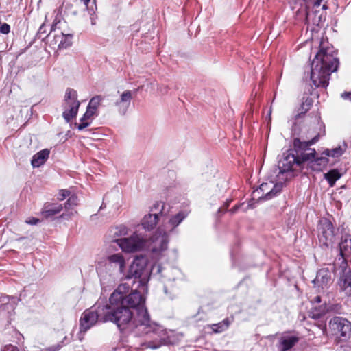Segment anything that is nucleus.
Returning <instances> with one entry per match:
<instances>
[{
    "instance_id": "nucleus-1",
    "label": "nucleus",
    "mask_w": 351,
    "mask_h": 351,
    "mask_svg": "<svg viewBox=\"0 0 351 351\" xmlns=\"http://www.w3.org/2000/svg\"><path fill=\"white\" fill-rule=\"evenodd\" d=\"M145 298L137 290H131L127 283L120 284L104 304L106 319L117 325L122 332H134L138 335L155 333L160 336L162 327L152 321L145 306Z\"/></svg>"
},
{
    "instance_id": "nucleus-2",
    "label": "nucleus",
    "mask_w": 351,
    "mask_h": 351,
    "mask_svg": "<svg viewBox=\"0 0 351 351\" xmlns=\"http://www.w3.org/2000/svg\"><path fill=\"white\" fill-rule=\"evenodd\" d=\"M319 136V134H317L311 139H306L303 136L293 139V149L283 153L282 158L278 162L279 173L277 177L280 182L287 180V175L291 172L303 168L306 160L309 159V154H304V151H306L308 146L315 144Z\"/></svg>"
},
{
    "instance_id": "nucleus-3",
    "label": "nucleus",
    "mask_w": 351,
    "mask_h": 351,
    "mask_svg": "<svg viewBox=\"0 0 351 351\" xmlns=\"http://www.w3.org/2000/svg\"><path fill=\"white\" fill-rule=\"evenodd\" d=\"M338 66L339 59L333 47H322L311 62L310 72L305 73V78L309 77L316 88H326L331 73L336 71Z\"/></svg>"
},
{
    "instance_id": "nucleus-4",
    "label": "nucleus",
    "mask_w": 351,
    "mask_h": 351,
    "mask_svg": "<svg viewBox=\"0 0 351 351\" xmlns=\"http://www.w3.org/2000/svg\"><path fill=\"white\" fill-rule=\"evenodd\" d=\"M162 271L160 265H154L152 267L148 264L147 259L144 256H137L132 261L128 272H125L123 279L134 278L138 280L139 287L144 289L148 282L151 274L155 275Z\"/></svg>"
},
{
    "instance_id": "nucleus-5",
    "label": "nucleus",
    "mask_w": 351,
    "mask_h": 351,
    "mask_svg": "<svg viewBox=\"0 0 351 351\" xmlns=\"http://www.w3.org/2000/svg\"><path fill=\"white\" fill-rule=\"evenodd\" d=\"M99 275H102L104 271L108 272L111 275H119L121 279L124 278L125 272V260L121 253H116L105 258L98 262L96 267Z\"/></svg>"
},
{
    "instance_id": "nucleus-6",
    "label": "nucleus",
    "mask_w": 351,
    "mask_h": 351,
    "mask_svg": "<svg viewBox=\"0 0 351 351\" xmlns=\"http://www.w3.org/2000/svg\"><path fill=\"white\" fill-rule=\"evenodd\" d=\"M105 311H106V308L99 300L92 307L84 311L80 319V333H86L97 322H104L106 319Z\"/></svg>"
},
{
    "instance_id": "nucleus-7",
    "label": "nucleus",
    "mask_w": 351,
    "mask_h": 351,
    "mask_svg": "<svg viewBox=\"0 0 351 351\" xmlns=\"http://www.w3.org/2000/svg\"><path fill=\"white\" fill-rule=\"evenodd\" d=\"M150 212L151 213L145 215L141 221L143 228L147 230H153L159 220L168 215L169 209H167L164 202L158 201L150 208Z\"/></svg>"
},
{
    "instance_id": "nucleus-8",
    "label": "nucleus",
    "mask_w": 351,
    "mask_h": 351,
    "mask_svg": "<svg viewBox=\"0 0 351 351\" xmlns=\"http://www.w3.org/2000/svg\"><path fill=\"white\" fill-rule=\"evenodd\" d=\"M114 241L123 252L128 253L141 251L145 248L147 244V237L137 232L129 237L116 239Z\"/></svg>"
},
{
    "instance_id": "nucleus-9",
    "label": "nucleus",
    "mask_w": 351,
    "mask_h": 351,
    "mask_svg": "<svg viewBox=\"0 0 351 351\" xmlns=\"http://www.w3.org/2000/svg\"><path fill=\"white\" fill-rule=\"evenodd\" d=\"M80 106V102L77 99V92L68 88L65 93L62 112V117L66 123L71 122L73 119L76 117Z\"/></svg>"
},
{
    "instance_id": "nucleus-10",
    "label": "nucleus",
    "mask_w": 351,
    "mask_h": 351,
    "mask_svg": "<svg viewBox=\"0 0 351 351\" xmlns=\"http://www.w3.org/2000/svg\"><path fill=\"white\" fill-rule=\"evenodd\" d=\"M169 236L170 234L168 232L164 230H160V226H159L149 239L147 238L145 247L154 254L158 255L167 249Z\"/></svg>"
},
{
    "instance_id": "nucleus-11",
    "label": "nucleus",
    "mask_w": 351,
    "mask_h": 351,
    "mask_svg": "<svg viewBox=\"0 0 351 351\" xmlns=\"http://www.w3.org/2000/svg\"><path fill=\"white\" fill-rule=\"evenodd\" d=\"M318 239L321 245L329 247L335 243L337 237L332 222L327 218H322L317 226Z\"/></svg>"
},
{
    "instance_id": "nucleus-12",
    "label": "nucleus",
    "mask_w": 351,
    "mask_h": 351,
    "mask_svg": "<svg viewBox=\"0 0 351 351\" xmlns=\"http://www.w3.org/2000/svg\"><path fill=\"white\" fill-rule=\"evenodd\" d=\"M304 154H309V159L306 160V163L314 171H322L329 162L326 155L322 154L320 156H317L315 149L310 148V146H308L306 151H304Z\"/></svg>"
},
{
    "instance_id": "nucleus-13",
    "label": "nucleus",
    "mask_w": 351,
    "mask_h": 351,
    "mask_svg": "<svg viewBox=\"0 0 351 351\" xmlns=\"http://www.w3.org/2000/svg\"><path fill=\"white\" fill-rule=\"evenodd\" d=\"M329 326L336 335H339L344 339L348 338L350 335L351 322L345 318L335 317L330 321Z\"/></svg>"
},
{
    "instance_id": "nucleus-14",
    "label": "nucleus",
    "mask_w": 351,
    "mask_h": 351,
    "mask_svg": "<svg viewBox=\"0 0 351 351\" xmlns=\"http://www.w3.org/2000/svg\"><path fill=\"white\" fill-rule=\"evenodd\" d=\"M17 301L18 299L14 297L4 295L0 298V316L5 318L8 324L10 323Z\"/></svg>"
},
{
    "instance_id": "nucleus-15",
    "label": "nucleus",
    "mask_w": 351,
    "mask_h": 351,
    "mask_svg": "<svg viewBox=\"0 0 351 351\" xmlns=\"http://www.w3.org/2000/svg\"><path fill=\"white\" fill-rule=\"evenodd\" d=\"M189 212L186 210H181L177 214L171 216L167 222H163L160 226V230H164L170 235L171 234L178 233V226L186 218Z\"/></svg>"
},
{
    "instance_id": "nucleus-16",
    "label": "nucleus",
    "mask_w": 351,
    "mask_h": 351,
    "mask_svg": "<svg viewBox=\"0 0 351 351\" xmlns=\"http://www.w3.org/2000/svg\"><path fill=\"white\" fill-rule=\"evenodd\" d=\"M132 99V92L130 90H125L121 94L119 99L114 102V106L117 107V111L120 114H125L130 106Z\"/></svg>"
},
{
    "instance_id": "nucleus-17",
    "label": "nucleus",
    "mask_w": 351,
    "mask_h": 351,
    "mask_svg": "<svg viewBox=\"0 0 351 351\" xmlns=\"http://www.w3.org/2000/svg\"><path fill=\"white\" fill-rule=\"evenodd\" d=\"M63 209L62 204L58 203H46L40 212L42 216L46 219H52L54 217L59 214Z\"/></svg>"
},
{
    "instance_id": "nucleus-18",
    "label": "nucleus",
    "mask_w": 351,
    "mask_h": 351,
    "mask_svg": "<svg viewBox=\"0 0 351 351\" xmlns=\"http://www.w3.org/2000/svg\"><path fill=\"white\" fill-rule=\"evenodd\" d=\"M331 281V273L328 268L320 269L317 273L316 278L313 280L315 286L324 289Z\"/></svg>"
},
{
    "instance_id": "nucleus-19",
    "label": "nucleus",
    "mask_w": 351,
    "mask_h": 351,
    "mask_svg": "<svg viewBox=\"0 0 351 351\" xmlns=\"http://www.w3.org/2000/svg\"><path fill=\"white\" fill-rule=\"evenodd\" d=\"M324 0H313V10H307L306 12V18L308 21H312L314 25H319L322 20V15L319 14V11L317 9L319 8Z\"/></svg>"
},
{
    "instance_id": "nucleus-20",
    "label": "nucleus",
    "mask_w": 351,
    "mask_h": 351,
    "mask_svg": "<svg viewBox=\"0 0 351 351\" xmlns=\"http://www.w3.org/2000/svg\"><path fill=\"white\" fill-rule=\"evenodd\" d=\"M98 112L90 109L89 108H86V111L80 119V123H75L77 129L79 130H82L86 127L89 126L91 123L92 120L93 119L94 116H97Z\"/></svg>"
},
{
    "instance_id": "nucleus-21",
    "label": "nucleus",
    "mask_w": 351,
    "mask_h": 351,
    "mask_svg": "<svg viewBox=\"0 0 351 351\" xmlns=\"http://www.w3.org/2000/svg\"><path fill=\"white\" fill-rule=\"evenodd\" d=\"M49 149H44L34 154L31 161L33 167H39L43 165L49 158Z\"/></svg>"
},
{
    "instance_id": "nucleus-22",
    "label": "nucleus",
    "mask_w": 351,
    "mask_h": 351,
    "mask_svg": "<svg viewBox=\"0 0 351 351\" xmlns=\"http://www.w3.org/2000/svg\"><path fill=\"white\" fill-rule=\"evenodd\" d=\"M276 186L277 185H273L272 183H263L260 185L258 190L263 193L266 192L264 199H269L276 196L279 192V191L276 189Z\"/></svg>"
},
{
    "instance_id": "nucleus-23",
    "label": "nucleus",
    "mask_w": 351,
    "mask_h": 351,
    "mask_svg": "<svg viewBox=\"0 0 351 351\" xmlns=\"http://www.w3.org/2000/svg\"><path fill=\"white\" fill-rule=\"evenodd\" d=\"M298 338L295 336H283L280 340V351H287L293 348L298 341Z\"/></svg>"
},
{
    "instance_id": "nucleus-24",
    "label": "nucleus",
    "mask_w": 351,
    "mask_h": 351,
    "mask_svg": "<svg viewBox=\"0 0 351 351\" xmlns=\"http://www.w3.org/2000/svg\"><path fill=\"white\" fill-rule=\"evenodd\" d=\"M340 255L344 258L351 255V238H342L339 244Z\"/></svg>"
},
{
    "instance_id": "nucleus-25",
    "label": "nucleus",
    "mask_w": 351,
    "mask_h": 351,
    "mask_svg": "<svg viewBox=\"0 0 351 351\" xmlns=\"http://www.w3.org/2000/svg\"><path fill=\"white\" fill-rule=\"evenodd\" d=\"M346 147V145L343 144V146L339 145L335 148L326 149L322 152V155H326L327 157L338 158L345 152Z\"/></svg>"
},
{
    "instance_id": "nucleus-26",
    "label": "nucleus",
    "mask_w": 351,
    "mask_h": 351,
    "mask_svg": "<svg viewBox=\"0 0 351 351\" xmlns=\"http://www.w3.org/2000/svg\"><path fill=\"white\" fill-rule=\"evenodd\" d=\"M341 173L337 169L330 170L328 173L324 174V178L328 182L330 186H335L336 182L341 177Z\"/></svg>"
},
{
    "instance_id": "nucleus-27",
    "label": "nucleus",
    "mask_w": 351,
    "mask_h": 351,
    "mask_svg": "<svg viewBox=\"0 0 351 351\" xmlns=\"http://www.w3.org/2000/svg\"><path fill=\"white\" fill-rule=\"evenodd\" d=\"M340 286L348 295H351V271L346 272L341 278Z\"/></svg>"
},
{
    "instance_id": "nucleus-28",
    "label": "nucleus",
    "mask_w": 351,
    "mask_h": 351,
    "mask_svg": "<svg viewBox=\"0 0 351 351\" xmlns=\"http://www.w3.org/2000/svg\"><path fill=\"white\" fill-rule=\"evenodd\" d=\"M73 36V34H64L63 32H60L58 38H62V40L58 44V49H66L71 47L72 45Z\"/></svg>"
},
{
    "instance_id": "nucleus-29",
    "label": "nucleus",
    "mask_w": 351,
    "mask_h": 351,
    "mask_svg": "<svg viewBox=\"0 0 351 351\" xmlns=\"http://www.w3.org/2000/svg\"><path fill=\"white\" fill-rule=\"evenodd\" d=\"M230 323L231 321L229 318H226L219 323L213 324L211 328L214 332L219 333L226 330L229 327Z\"/></svg>"
},
{
    "instance_id": "nucleus-30",
    "label": "nucleus",
    "mask_w": 351,
    "mask_h": 351,
    "mask_svg": "<svg viewBox=\"0 0 351 351\" xmlns=\"http://www.w3.org/2000/svg\"><path fill=\"white\" fill-rule=\"evenodd\" d=\"M110 232L113 234L112 241L114 242V240L117 239V237L127 234L128 228L124 226H120L119 227L112 228Z\"/></svg>"
},
{
    "instance_id": "nucleus-31",
    "label": "nucleus",
    "mask_w": 351,
    "mask_h": 351,
    "mask_svg": "<svg viewBox=\"0 0 351 351\" xmlns=\"http://www.w3.org/2000/svg\"><path fill=\"white\" fill-rule=\"evenodd\" d=\"M102 100L103 97L101 95L95 96L90 100L87 107L98 112V107Z\"/></svg>"
},
{
    "instance_id": "nucleus-32",
    "label": "nucleus",
    "mask_w": 351,
    "mask_h": 351,
    "mask_svg": "<svg viewBox=\"0 0 351 351\" xmlns=\"http://www.w3.org/2000/svg\"><path fill=\"white\" fill-rule=\"evenodd\" d=\"M78 204V197L76 195L73 194L69 196V199L64 204V207L66 209L73 208Z\"/></svg>"
},
{
    "instance_id": "nucleus-33",
    "label": "nucleus",
    "mask_w": 351,
    "mask_h": 351,
    "mask_svg": "<svg viewBox=\"0 0 351 351\" xmlns=\"http://www.w3.org/2000/svg\"><path fill=\"white\" fill-rule=\"evenodd\" d=\"M328 311V309H326V307H320L319 309L315 308L313 311L309 313V316L314 319H317L323 316Z\"/></svg>"
},
{
    "instance_id": "nucleus-34",
    "label": "nucleus",
    "mask_w": 351,
    "mask_h": 351,
    "mask_svg": "<svg viewBox=\"0 0 351 351\" xmlns=\"http://www.w3.org/2000/svg\"><path fill=\"white\" fill-rule=\"evenodd\" d=\"M10 32V26L6 23L0 21V33L3 34H8Z\"/></svg>"
},
{
    "instance_id": "nucleus-35",
    "label": "nucleus",
    "mask_w": 351,
    "mask_h": 351,
    "mask_svg": "<svg viewBox=\"0 0 351 351\" xmlns=\"http://www.w3.org/2000/svg\"><path fill=\"white\" fill-rule=\"evenodd\" d=\"M70 191L66 189H62L59 191L58 195V199L60 201H62L64 199H66L67 197L70 195Z\"/></svg>"
},
{
    "instance_id": "nucleus-36",
    "label": "nucleus",
    "mask_w": 351,
    "mask_h": 351,
    "mask_svg": "<svg viewBox=\"0 0 351 351\" xmlns=\"http://www.w3.org/2000/svg\"><path fill=\"white\" fill-rule=\"evenodd\" d=\"M289 4L293 10L297 8L298 6H302L303 2L308 1V0H288Z\"/></svg>"
},
{
    "instance_id": "nucleus-37",
    "label": "nucleus",
    "mask_w": 351,
    "mask_h": 351,
    "mask_svg": "<svg viewBox=\"0 0 351 351\" xmlns=\"http://www.w3.org/2000/svg\"><path fill=\"white\" fill-rule=\"evenodd\" d=\"M64 341L57 343L56 345L43 349L41 351H58L63 346Z\"/></svg>"
},
{
    "instance_id": "nucleus-38",
    "label": "nucleus",
    "mask_w": 351,
    "mask_h": 351,
    "mask_svg": "<svg viewBox=\"0 0 351 351\" xmlns=\"http://www.w3.org/2000/svg\"><path fill=\"white\" fill-rule=\"evenodd\" d=\"M311 105H312L311 99H306L304 103H302V104L301 106V108H302L301 114L305 113L306 112H307L310 109V107L311 106Z\"/></svg>"
},
{
    "instance_id": "nucleus-39",
    "label": "nucleus",
    "mask_w": 351,
    "mask_h": 351,
    "mask_svg": "<svg viewBox=\"0 0 351 351\" xmlns=\"http://www.w3.org/2000/svg\"><path fill=\"white\" fill-rule=\"evenodd\" d=\"M88 13L90 16V21H91V24L93 25H95L96 23V16H95V11L93 10V8H91V9H88Z\"/></svg>"
},
{
    "instance_id": "nucleus-40",
    "label": "nucleus",
    "mask_w": 351,
    "mask_h": 351,
    "mask_svg": "<svg viewBox=\"0 0 351 351\" xmlns=\"http://www.w3.org/2000/svg\"><path fill=\"white\" fill-rule=\"evenodd\" d=\"M40 220L35 217H29L26 219L25 223L30 225H36Z\"/></svg>"
},
{
    "instance_id": "nucleus-41",
    "label": "nucleus",
    "mask_w": 351,
    "mask_h": 351,
    "mask_svg": "<svg viewBox=\"0 0 351 351\" xmlns=\"http://www.w3.org/2000/svg\"><path fill=\"white\" fill-rule=\"evenodd\" d=\"M1 351H19V350L16 346L10 344V345L5 346L1 350Z\"/></svg>"
},
{
    "instance_id": "nucleus-42",
    "label": "nucleus",
    "mask_w": 351,
    "mask_h": 351,
    "mask_svg": "<svg viewBox=\"0 0 351 351\" xmlns=\"http://www.w3.org/2000/svg\"><path fill=\"white\" fill-rule=\"evenodd\" d=\"M147 347L150 348L152 349H156L160 347L161 343H154L152 341H149L147 343Z\"/></svg>"
},
{
    "instance_id": "nucleus-43",
    "label": "nucleus",
    "mask_w": 351,
    "mask_h": 351,
    "mask_svg": "<svg viewBox=\"0 0 351 351\" xmlns=\"http://www.w3.org/2000/svg\"><path fill=\"white\" fill-rule=\"evenodd\" d=\"M45 28H46V26L45 24H43L40 27V28L38 31V35L39 38H41V36L46 33Z\"/></svg>"
},
{
    "instance_id": "nucleus-44",
    "label": "nucleus",
    "mask_w": 351,
    "mask_h": 351,
    "mask_svg": "<svg viewBox=\"0 0 351 351\" xmlns=\"http://www.w3.org/2000/svg\"><path fill=\"white\" fill-rule=\"evenodd\" d=\"M341 97L344 99H349L351 101V93L344 92L341 94Z\"/></svg>"
},
{
    "instance_id": "nucleus-45",
    "label": "nucleus",
    "mask_w": 351,
    "mask_h": 351,
    "mask_svg": "<svg viewBox=\"0 0 351 351\" xmlns=\"http://www.w3.org/2000/svg\"><path fill=\"white\" fill-rule=\"evenodd\" d=\"M58 35L59 34L54 35L53 40L52 41V42H53V44H58V45L59 43L60 42V40H62V38H58Z\"/></svg>"
},
{
    "instance_id": "nucleus-46",
    "label": "nucleus",
    "mask_w": 351,
    "mask_h": 351,
    "mask_svg": "<svg viewBox=\"0 0 351 351\" xmlns=\"http://www.w3.org/2000/svg\"><path fill=\"white\" fill-rule=\"evenodd\" d=\"M314 301L317 303H320L321 302V297L317 295L316 297H315L314 298Z\"/></svg>"
},
{
    "instance_id": "nucleus-47",
    "label": "nucleus",
    "mask_w": 351,
    "mask_h": 351,
    "mask_svg": "<svg viewBox=\"0 0 351 351\" xmlns=\"http://www.w3.org/2000/svg\"><path fill=\"white\" fill-rule=\"evenodd\" d=\"M82 1H83L84 3V5H85L86 6H88V3H90V0H82Z\"/></svg>"
},
{
    "instance_id": "nucleus-48",
    "label": "nucleus",
    "mask_w": 351,
    "mask_h": 351,
    "mask_svg": "<svg viewBox=\"0 0 351 351\" xmlns=\"http://www.w3.org/2000/svg\"><path fill=\"white\" fill-rule=\"evenodd\" d=\"M56 25V23H54V24L52 25L51 28V31H54L55 30Z\"/></svg>"
},
{
    "instance_id": "nucleus-49",
    "label": "nucleus",
    "mask_w": 351,
    "mask_h": 351,
    "mask_svg": "<svg viewBox=\"0 0 351 351\" xmlns=\"http://www.w3.org/2000/svg\"><path fill=\"white\" fill-rule=\"evenodd\" d=\"M322 9V10H326L327 9V5L326 4H323Z\"/></svg>"
},
{
    "instance_id": "nucleus-50",
    "label": "nucleus",
    "mask_w": 351,
    "mask_h": 351,
    "mask_svg": "<svg viewBox=\"0 0 351 351\" xmlns=\"http://www.w3.org/2000/svg\"><path fill=\"white\" fill-rule=\"evenodd\" d=\"M236 210H237V207H234L233 208H232V209L230 210V211H231L232 213H234Z\"/></svg>"
},
{
    "instance_id": "nucleus-51",
    "label": "nucleus",
    "mask_w": 351,
    "mask_h": 351,
    "mask_svg": "<svg viewBox=\"0 0 351 351\" xmlns=\"http://www.w3.org/2000/svg\"><path fill=\"white\" fill-rule=\"evenodd\" d=\"M104 207H105L104 204H101V206H100L99 210H101V209L104 208Z\"/></svg>"
},
{
    "instance_id": "nucleus-52",
    "label": "nucleus",
    "mask_w": 351,
    "mask_h": 351,
    "mask_svg": "<svg viewBox=\"0 0 351 351\" xmlns=\"http://www.w3.org/2000/svg\"><path fill=\"white\" fill-rule=\"evenodd\" d=\"M96 215H97L96 214H95V215H92L90 216V219H93V218H94Z\"/></svg>"
},
{
    "instance_id": "nucleus-53",
    "label": "nucleus",
    "mask_w": 351,
    "mask_h": 351,
    "mask_svg": "<svg viewBox=\"0 0 351 351\" xmlns=\"http://www.w3.org/2000/svg\"><path fill=\"white\" fill-rule=\"evenodd\" d=\"M164 291H165V292L166 293H167V287H166V286H165V287H164Z\"/></svg>"
},
{
    "instance_id": "nucleus-54",
    "label": "nucleus",
    "mask_w": 351,
    "mask_h": 351,
    "mask_svg": "<svg viewBox=\"0 0 351 351\" xmlns=\"http://www.w3.org/2000/svg\"><path fill=\"white\" fill-rule=\"evenodd\" d=\"M61 217L64 218V217H65V215H64V214H62V215H61Z\"/></svg>"
}]
</instances>
